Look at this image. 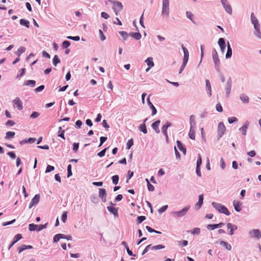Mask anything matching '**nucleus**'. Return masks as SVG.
<instances>
[{"label": "nucleus", "instance_id": "obj_36", "mask_svg": "<svg viewBox=\"0 0 261 261\" xmlns=\"http://www.w3.org/2000/svg\"><path fill=\"white\" fill-rule=\"evenodd\" d=\"M22 238V235L21 234H16L14 238H13V243H16L19 240H20Z\"/></svg>", "mask_w": 261, "mask_h": 261}, {"label": "nucleus", "instance_id": "obj_3", "mask_svg": "<svg viewBox=\"0 0 261 261\" xmlns=\"http://www.w3.org/2000/svg\"><path fill=\"white\" fill-rule=\"evenodd\" d=\"M113 4V9H114L116 15H117L118 14V12L122 9L123 6H122L121 3H120L118 1H114Z\"/></svg>", "mask_w": 261, "mask_h": 261}, {"label": "nucleus", "instance_id": "obj_13", "mask_svg": "<svg viewBox=\"0 0 261 261\" xmlns=\"http://www.w3.org/2000/svg\"><path fill=\"white\" fill-rule=\"evenodd\" d=\"M227 227L228 229H230V231H229L230 235H232L233 234L234 230L237 229V227L236 226V225L232 224L230 223H227Z\"/></svg>", "mask_w": 261, "mask_h": 261}, {"label": "nucleus", "instance_id": "obj_38", "mask_svg": "<svg viewBox=\"0 0 261 261\" xmlns=\"http://www.w3.org/2000/svg\"><path fill=\"white\" fill-rule=\"evenodd\" d=\"M15 134V132H8L6 133V138L7 139L12 138L14 136Z\"/></svg>", "mask_w": 261, "mask_h": 261}, {"label": "nucleus", "instance_id": "obj_58", "mask_svg": "<svg viewBox=\"0 0 261 261\" xmlns=\"http://www.w3.org/2000/svg\"><path fill=\"white\" fill-rule=\"evenodd\" d=\"M99 37L101 41H104L106 39V37L104 35L102 31L101 30H99Z\"/></svg>", "mask_w": 261, "mask_h": 261}, {"label": "nucleus", "instance_id": "obj_44", "mask_svg": "<svg viewBox=\"0 0 261 261\" xmlns=\"http://www.w3.org/2000/svg\"><path fill=\"white\" fill-rule=\"evenodd\" d=\"M67 218V212H64L62 215L61 220L63 221V223H65Z\"/></svg>", "mask_w": 261, "mask_h": 261}, {"label": "nucleus", "instance_id": "obj_59", "mask_svg": "<svg viewBox=\"0 0 261 261\" xmlns=\"http://www.w3.org/2000/svg\"><path fill=\"white\" fill-rule=\"evenodd\" d=\"M228 121L229 123H232L237 121V118L235 117H229L228 118Z\"/></svg>", "mask_w": 261, "mask_h": 261}, {"label": "nucleus", "instance_id": "obj_42", "mask_svg": "<svg viewBox=\"0 0 261 261\" xmlns=\"http://www.w3.org/2000/svg\"><path fill=\"white\" fill-rule=\"evenodd\" d=\"M112 181L114 184L117 185L119 180V176L117 175H114L112 177Z\"/></svg>", "mask_w": 261, "mask_h": 261}, {"label": "nucleus", "instance_id": "obj_64", "mask_svg": "<svg viewBox=\"0 0 261 261\" xmlns=\"http://www.w3.org/2000/svg\"><path fill=\"white\" fill-rule=\"evenodd\" d=\"M178 243L180 245L186 246L188 245V242L187 240H183L182 241H179Z\"/></svg>", "mask_w": 261, "mask_h": 261}, {"label": "nucleus", "instance_id": "obj_19", "mask_svg": "<svg viewBox=\"0 0 261 261\" xmlns=\"http://www.w3.org/2000/svg\"><path fill=\"white\" fill-rule=\"evenodd\" d=\"M222 4L226 11L229 14H231L232 13V9L231 6L229 4H227V2L223 3Z\"/></svg>", "mask_w": 261, "mask_h": 261}, {"label": "nucleus", "instance_id": "obj_30", "mask_svg": "<svg viewBox=\"0 0 261 261\" xmlns=\"http://www.w3.org/2000/svg\"><path fill=\"white\" fill-rule=\"evenodd\" d=\"M233 205L234 207V209L237 212H240L241 210V203L240 202H233Z\"/></svg>", "mask_w": 261, "mask_h": 261}, {"label": "nucleus", "instance_id": "obj_34", "mask_svg": "<svg viewBox=\"0 0 261 261\" xmlns=\"http://www.w3.org/2000/svg\"><path fill=\"white\" fill-rule=\"evenodd\" d=\"M241 99L244 102H248L249 101V97L245 94H242L240 96Z\"/></svg>", "mask_w": 261, "mask_h": 261}, {"label": "nucleus", "instance_id": "obj_50", "mask_svg": "<svg viewBox=\"0 0 261 261\" xmlns=\"http://www.w3.org/2000/svg\"><path fill=\"white\" fill-rule=\"evenodd\" d=\"M40 115V114L37 112H33L30 116V117L32 119L37 118Z\"/></svg>", "mask_w": 261, "mask_h": 261}, {"label": "nucleus", "instance_id": "obj_62", "mask_svg": "<svg viewBox=\"0 0 261 261\" xmlns=\"http://www.w3.org/2000/svg\"><path fill=\"white\" fill-rule=\"evenodd\" d=\"M67 38L69 39H71V40H74V41H79V40H80V37L78 36H74V37L68 36V37H67Z\"/></svg>", "mask_w": 261, "mask_h": 261}, {"label": "nucleus", "instance_id": "obj_17", "mask_svg": "<svg viewBox=\"0 0 261 261\" xmlns=\"http://www.w3.org/2000/svg\"><path fill=\"white\" fill-rule=\"evenodd\" d=\"M33 248L31 245H22L18 248V253H20L23 251L27 249H32Z\"/></svg>", "mask_w": 261, "mask_h": 261}, {"label": "nucleus", "instance_id": "obj_31", "mask_svg": "<svg viewBox=\"0 0 261 261\" xmlns=\"http://www.w3.org/2000/svg\"><path fill=\"white\" fill-rule=\"evenodd\" d=\"M146 181L147 184V188L148 190L149 191H153L154 190V187L153 185H152L149 181L148 179L147 178L146 179Z\"/></svg>", "mask_w": 261, "mask_h": 261}, {"label": "nucleus", "instance_id": "obj_61", "mask_svg": "<svg viewBox=\"0 0 261 261\" xmlns=\"http://www.w3.org/2000/svg\"><path fill=\"white\" fill-rule=\"evenodd\" d=\"M106 150L107 149L106 148H105L103 149V150H102L101 151H100L98 153L97 155L99 156V157H102L105 155V153H106Z\"/></svg>", "mask_w": 261, "mask_h": 261}, {"label": "nucleus", "instance_id": "obj_41", "mask_svg": "<svg viewBox=\"0 0 261 261\" xmlns=\"http://www.w3.org/2000/svg\"><path fill=\"white\" fill-rule=\"evenodd\" d=\"M248 128V125L247 124L244 125L241 128H240V130L242 131L243 135H246L247 129Z\"/></svg>", "mask_w": 261, "mask_h": 261}, {"label": "nucleus", "instance_id": "obj_23", "mask_svg": "<svg viewBox=\"0 0 261 261\" xmlns=\"http://www.w3.org/2000/svg\"><path fill=\"white\" fill-rule=\"evenodd\" d=\"M107 209L108 211L114 214L115 216H118V210L112 206H108Z\"/></svg>", "mask_w": 261, "mask_h": 261}, {"label": "nucleus", "instance_id": "obj_54", "mask_svg": "<svg viewBox=\"0 0 261 261\" xmlns=\"http://www.w3.org/2000/svg\"><path fill=\"white\" fill-rule=\"evenodd\" d=\"M216 110L219 112H222L223 111V108L220 103H218L216 105Z\"/></svg>", "mask_w": 261, "mask_h": 261}, {"label": "nucleus", "instance_id": "obj_4", "mask_svg": "<svg viewBox=\"0 0 261 261\" xmlns=\"http://www.w3.org/2000/svg\"><path fill=\"white\" fill-rule=\"evenodd\" d=\"M226 131V127L222 122H220L218 126V135L219 138H221L225 133Z\"/></svg>", "mask_w": 261, "mask_h": 261}, {"label": "nucleus", "instance_id": "obj_29", "mask_svg": "<svg viewBox=\"0 0 261 261\" xmlns=\"http://www.w3.org/2000/svg\"><path fill=\"white\" fill-rule=\"evenodd\" d=\"M147 65L150 67H153L154 66V63L153 62V59L151 57L147 58L145 61Z\"/></svg>", "mask_w": 261, "mask_h": 261}, {"label": "nucleus", "instance_id": "obj_26", "mask_svg": "<svg viewBox=\"0 0 261 261\" xmlns=\"http://www.w3.org/2000/svg\"><path fill=\"white\" fill-rule=\"evenodd\" d=\"M139 128L140 130L144 134H146L147 133V130L145 123L140 125Z\"/></svg>", "mask_w": 261, "mask_h": 261}, {"label": "nucleus", "instance_id": "obj_11", "mask_svg": "<svg viewBox=\"0 0 261 261\" xmlns=\"http://www.w3.org/2000/svg\"><path fill=\"white\" fill-rule=\"evenodd\" d=\"M212 55H213V59L214 62L216 66H217L218 63H219V59L217 52L215 49H214L212 51Z\"/></svg>", "mask_w": 261, "mask_h": 261}, {"label": "nucleus", "instance_id": "obj_28", "mask_svg": "<svg viewBox=\"0 0 261 261\" xmlns=\"http://www.w3.org/2000/svg\"><path fill=\"white\" fill-rule=\"evenodd\" d=\"M181 47L183 49L184 56V59H189V51L188 49L184 46V45H181Z\"/></svg>", "mask_w": 261, "mask_h": 261}, {"label": "nucleus", "instance_id": "obj_46", "mask_svg": "<svg viewBox=\"0 0 261 261\" xmlns=\"http://www.w3.org/2000/svg\"><path fill=\"white\" fill-rule=\"evenodd\" d=\"M67 177H69L72 174L71 171V165L70 164L68 165L67 167Z\"/></svg>", "mask_w": 261, "mask_h": 261}, {"label": "nucleus", "instance_id": "obj_20", "mask_svg": "<svg viewBox=\"0 0 261 261\" xmlns=\"http://www.w3.org/2000/svg\"><path fill=\"white\" fill-rule=\"evenodd\" d=\"M220 244L224 246L227 250H231V245L227 242L222 241L220 242Z\"/></svg>", "mask_w": 261, "mask_h": 261}, {"label": "nucleus", "instance_id": "obj_5", "mask_svg": "<svg viewBox=\"0 0 261 261\" xmlns=\"http://www.w3.org/2000/svg\"><path fill=\"white\" fill-rule=\"evenodd\" d=\"M14 106L16 107L19 110L23 109L22 102L19 97H16L13 100Z\"/></svg>", "mask_w": 261, "mask_h": 261}, {"label": "nucleus", "instance_id": "obj_55", "mask_svg": "<svg viewBox=\"0 0 261 261\" xmlns=\"http://www.w3.org/2000/svg\"><path fill=\"white\" fill-rule=\"evenodd\" d=\"M186 15H187V17L190 19L191 20H192L193 22H194V21L193 20V14L192 13V12H189V11H187L186 12Z\"/></svg>", "mask_w": 261, "mask_h": 261}, {"label": "nucleus", "instance_id": "obj_27", "mask_svg": "<svg viewBox=\"0 0 261 261\" xmlns=\"http://www.w3.org/2000/svg\"><path fill=\"white\" fill-rule=\"evenodd\" d=\"M189 136L190 139L192 140H194L195 136V130L194 129V127H190V132L189 133Z\"/></svg>", "mask_w": 261, "mask_h": 261}, {"label": "nucleus", "instance_id": "obj_57", "mask_svg": "<svg viewBox=\"0 0 261 261\" xmlns=\"http://www.w3.org/2000/svg\"><path fill=\"white\" fill-rule=\"evenodd\" d=\"M200 232V229L199 228H195L191 230L192 234H199Z\"/></svg>", "mask_w": 261, "mask_h": 261}, {"label": "nucleus", "instance_id": "obj_9", "mask_svg": "<svg viewBox=\"0 0 261 261\" xmlns=\"http://www.w3.org/2000/svg\"><path fill=\"white\" fill-rule=\"evenodd\" d=\"M169 4H163L162 14L164 15L168 16L169 13Z\"/></svg>", "mask_w": 261, "mask_h": 261}, {"label": "nucleus", "instance_id": "obj_8", "mask_svg": "<svg viewBox=\"0 0 261 261\" xmlns=\"http://www.w3.org/2000/svg\"><path fill=\"white\" fill-rule=\"evenodd\" d=\"M251 22L254 25V28H257V27H260V25L258 23V20L257 18L254 16L253 13H252L251 14Z\"/></svg>", "mask_w": 261, "mask_h": 261}, {"label": "nucleus", "instance_id": "obj_18", "mask_svg": "<svg viewBox=\"0 0 261 261\" xmlns=\"http://www.w3.org/2000/svg\"><path fill=\"white\" fill-rule=\"evenodd\" d=\"M206 83V88L207 91H208V94L209 96H211L212 95V88H211V83L208 80H206L205 81Z\"/></svg>", "mask_w": 261, "mask_h": 261}, {"label": "nucleus", "instance_id": "obj_39", "mask_svg": "<svg viewBox=\"0 0 261 261\" xmlns=\"http://www.w3.org/2000/svg\"><path fill=\"white\" fill-rule=\"evenodd\" d=\"M202 164V159L201 155L199 154L198 155V159L197 161L196 167H200Z\"/></svg>", "mask_w": 261, "mask_h": 261}, {"label": "nucleus", "instance_id": "obj_2", "mask_svg": "<svg viewBox=\"0 0 261 261\" xmlns=\"http://www.w3.org/2000/svg\"><path fill=\"white\" fill-rule=\"evenodd\" d=\"M190 207V205H187L183 208L181 211H176L173 213V214L177 217H180L185 216Z\"/></svg>", "mask_w": 261, "mask_h": 261}, {"label": "nucleus", "instance_id": "obj_60", "mask_svg": "<svg viewBox=\"0 0 261 261\" xmlns=\"http://www.w3.org/2000/svg\"><path fill=\"white\" fill-rule=\"evenodd\" d=\"M44 89V85H41L35 89L36 92H39L42 91Z\"/></svg>", "mask_w": 261, "mask_h": 261}, {"label": "nucleus", "instance_id": "obj_35", "mask_svg": "<svg viewBox=\"0 0 261 261\" xmlns=\"http://www.w3.org/2000/svg\"><path fill=\"white\" fill-rule=\"evenodd\" d=\"M25 50V48L24 47L21 46L18 49L16 54L18 56H20L21 54L23 53Z\"/></svg>", "mask_w": 261, "mask_h": 261}, {"label": "nucleus", "instance_id": "obj_53", "mask_svg": "<svg viewBox=\"0 0 261 261\" xmlns=\"http://www.w3.org/2000/svg\"><path fill=\"white\" fill-rule=\"evenodd\" d=\"M70 45V42L68 41H64L62 43V47L64 48H66Z\"/></svg>", "mask_w": 261, "mask_h": 261}, {"label": "nucleus", "instance_id": "obj_12", "mask_svg": "<svg viewBox=\"0 0 261 261\" xmlns=\"http://www.w3.org/2000/svg\"><path fill=\"white\" fill-rule=\"evenodd\" d=\"M224 225V223L222 222L219 223V224H208L207 226L208 229L214 230L219 227H222Z\"/></svg>", "mask_w": 261, "mask_h": 261}, {"label": "nucleus", "instance_id": "obj_33", "mask_svg": "<svg viewBox=\"0 0 261 261\" xmlns=\"http://www.w3.org/2000/svg\"><path fill=\"white\" fill-rule=\"evenodd\" d=\"M38 229V225L34 224L33 223L30 224L29 225V230L30 231H35L37 230Z\"/></svg>", "mask_w": 261, "mask_h": 261}, {"label": "nucleus", "instance_id": "obj_24", "mask_svg": "<svg viewBox=\"0 0 261 261\" xmlns=\"http://www.w3.org/2000/svg\"><path fill=\"white\" fill-rule=\"evenodd\" d=\"M253 233V236L259 239L261 238V232L258 229H253L252 230Z\"/></svg>", "mask_w": 261, "mask_h": 261}, {"label": "nucleus", "instance_id": "obj_40", "mask_svg": "<svg viewBox=\"0 0 261 261\" xmlns=\"http://www.w3.org/2000/svg\"><path fill=\"white\" fill-rule=\"evenodd\" d=\"M59 134H58V136L63 138L64 139H65V137H64V132L65 131L64 130H62V127L61 126H60L59 127Z\"/></svg>", "mask_w": 261, "mask_h": 261}, {"label": "nucleus", "instance_id": "obj_51", "mask_svg": "<svg viewBox=\"0 0 261 261\" xmlns=\"http://www.w3.org/2000/svg\"><path fill=\"white\" fill-rule=\"evenodd\" d=\"M146 219V217L145 216H139L137 218V222L138 223L140 224L142 223L143 221H144Z\"/></svg>", "mask_w": 261, "mask_h": 261}, {"label": "nucleus", "instance_id": "obj_47", "mask_svg": "<svg viewBox=\"0 0 261 261\" xmlns=\"http://www.w3.org/2000/svg\"><path fill=\"white\" fill-rule=\"evenodd\" d=\"M132 36L137 40H139L141 37V35L140 33H134L132 34Z\"/></svg>", "mask_w": 261, "mask_h": 261}, {"label": "nucleus", "instance_id": "obj_15", "mask_svg": "<svg viewBox=\"0 0 261 261\" xmlns=\"http://www.w3.org/2000/svg\"><path fill=\"white\" fill-rule=\"evenodd\" d=\"M218 44L222 51L225 49V43L223 38H221L218 40Z\"/></svg>", "mask_w": 261, "mask_h": 261}, {"label": "nucleus", "instance_id": "obj_48", "mask_svg": "<svg viewBox=\"0 0 261 261\" xmlns=\"http://www.w3.org/2000/svg\"><path fill=\"white\" fill-rule=\"evenodd\" d=\"M55 169V167L51 165H48L46 167L45 173H48L52 171H53Z\"/></svg>", "mask_w": 261, "mask_h": 261}, {"label": "nucleus", "instance_id": "obj_7", "mask_svg": "<svg viewBox=\"0 0 261 261\" xmlns=\"http://www.w3.org/2000/svg\"><path fill=\"white\" fill-rule=\"evenodd\" d=\"M106 191L105 189H99V197L101 198L102 202L106 201Z\"/></svg>", "mask_w": 261, "mask_h": 261}, {"label": "nucleus", "instance_id": "obj_21", "mask_svg": "<svg viewBox=\"0 0 261 261\" xmlns=\"http://www.w3.org/2000/svg\"><path fill=\"white\" fill-rule=\"evenodd\" d=\"M20 24L21 25L25 26L27 28H29L30 27V22L29 21L24 19H21L20 20Z\"/></svg>", "mask_w": 261, "mask_h": 261}, {"label": "nucleus", "instance_id": "obj_45", "mask_svg": "<svg viewBox=\"0 0 261 261\" xmlns=\"http://www.w3.org/2000/svg\"><path fill=\"white\" fill-rule=\"evenodd\" d=\"M190 124H191V127H194L195 125V122L194 119V117L193 115H191L190 117Z\"/></svg>", "mask_w": 261, "mask_h": 261}, {"label": "nucleus", "instance_id": "obj_10", "mask_svg": "<svg viewBox=\"0 0 261 261\" xmlns=\"http://www.w3.org/2000/svg\"><path fill=\"white\" fill-rule=\"evenodd\" d=\"M171 126V123L167 122H166L162 128V130L164 135L166 136V138L168 139L167 129Z\"/></svg>", "mask_w": 261, "mask_h": 261}, {"label": "nucleus", "instance_id": "obj_6", "mask_svg": "<svg viewBox=\"0 0 261 261\" xmlns=\"http://www.w3.org/2000/svg\"><path fill=\"white\" fill-rule=\"evenodd\" d=\"M40 195L39 194H36L35 195V196L33 197V198L32 199L31 202H30L29 204V208H32L34 205L37 204L40 200Z\"/></svg>", "mask_w": 261, "mask_h": 261}, {"label": "nucleus", "instance_id": "obj_43", "mask_svg": "<svg viewBox=\"0 0 261 261\" xmlns=\"http://www.w3.org/2000/svg\"><path fill=\"white\" fill-rule=\"evenodd\" d=\"M165 248V246L162 245H157L151 247L152 250H159Z\"/></svg>", "mask_w": 261, "mask_h": 261}, {"label": "nucleus", "instance_id": "obj_22", "mask_svg": "<svg viewBox=\"0 0 261 261\" xmlns=\"http://www.w3.org/2000/svg\"><path fill=\"white\" fill-rule=\"evenodd\" d=\"M203 194H201L199 196V199L198 202L196 204V205L198 206V208H200L203 203Z\"/></svg>", "mask_w": 261, "mask_h": 261}, {"label": "nucleus", "instance_id": "obj_56", "mask_svg": "<svg viewBox=\"0 0 261 261\" xmlns=\"http://www.w3.org/2000/svg\"><path fill=\"white\" fill-rule=\"evenodd\" d=\"M134 144V141H133V140L132 139H131L130 140H129L127 143V149H129L132 146H133Z\"/></svg>", "mask_w": 261, "mask_h": 261}, {"label": "nucleus", "instance_id": "obj_32", "mask_svg": "<svg viewBox=\"0 0 261 261\" xmlns=\"http://www.w3.org/2000/svg\"><path fill=\"white\" fill-rule=\"evenodd\" d=\"M60 62V60L59 59L58 56L57 55H55L53 58V63L54 66H56L57 64Z\"/></svg>", "mask_w": 261, "mask_h": 261}, {"label": "nucleus", "instance_id": "obj_37", "mask_svg": "<svg viewBox=\"0 0 261 261\" xmlns=\"http://www.w3.org/2000/svg\"><path fill=\"white\" fill-rule=\"evenodd\" d=\"M36 82L34 80H28L25 82V85L34 87L35 85Z\"/></svg>", "mask_w": 261, "mask_h": 261}, {"label": "nucleus", "instance_id": "obj_25", "mask_svg": "<svg viewBox=\"0 0 261 261\" xmlns=\"http://www.w3.org/2000/svg\"><path fill=\"white\" fill-rule=\"evenodd\" d=\"M232 50L229 42H227V51L226 54V58H228L231 56Z\"/></svg>", "mask_w": 261, "mask_h": 261}, {"label": "nucleus", "instance_id": "obj_1", "mask_svg": "<svg viewBox=\"0 0 261 261\" xmlns=\"http://www.w3.org/2000/svg\"><path fill=\"white\" fill-rule=\"evenodd\" d=\"M212 205L219 212L224 214L227 216L230 215V213L228 209L224 205L216 202H213Z\"/></svg>", "mask_w": 261, "mask_h": 261}, {"label": "nucleus", "instance_id": "obj_16", "mask_svg": "<svg viewBox=\"0 0 261 261\" xmlns=\"http://www.w3.org/2000/svg\"><path fill=\"white\" fill-rule=\"evenodd\" d=\"M177 147L178 149L183 152L184 154L186 153V148L183 146L180 141L177 140L176 141Z\"/></svg>", "mask_w": 261, "mask_h": 261}, {"label": "nucleus", "instance_id": "obj_49", "mask_svg": "<svg viewBox=\"0 0 261 261\" xmlns=\"http://www.w3.org/2000/svg\"><path fill=\"white\" fill-rule=\"evenodd\" d=\"M256 30V32L255 33V34L256 36H257V37L259 38H261V33H260V29H259V27H257V28H254Z\"/></svg>", "mask_w": 261, "mask_h": 261}, {"label": "nucleus", "instance_id": "obj_14", "mask_svg": "<svg viewBox=\"0 0 261 261\" xmlns=\"http://www.w3.org/2000/svg\"><path fill=\"white\" fill-rule=\"evenodd\" d=\"M160 123V120H157L155 122H153L152 124V128L155 131L156 133H159L160 130L159 128V126Z\"/></svg>", "mask_w": 261, "mask_h": 261}, {"label": "nucleus", "instance_id": "obj_52", "mask_svg": "<svg viewBox=\"0 0 261 261\" xmlns=\"http://www.w3.org/2000/svg\"><path fill=\"white\" fill-rule=\"evenodd\" d=\"M120 35L124 39H126L128 37V34L127 32L125 31L119 32Z\"/></svg>", "mask_w": 261, "mask_h": 261}, {"label": "nucleus", "instance_id": "obj_63", "mask_svg": "<svg viewBox=\"0 0 261 261\" xmlns=\"http://www.w3.org/2000/svg\"><path fill=\"white\" fill-rule=\"evenodd\" d=\"M107 138L105 137H101L100 138V144L99 146L102 145V144L107 140Z\"/></svg>", "mask_w": 261, "mask_h": 261}]
</instances>
